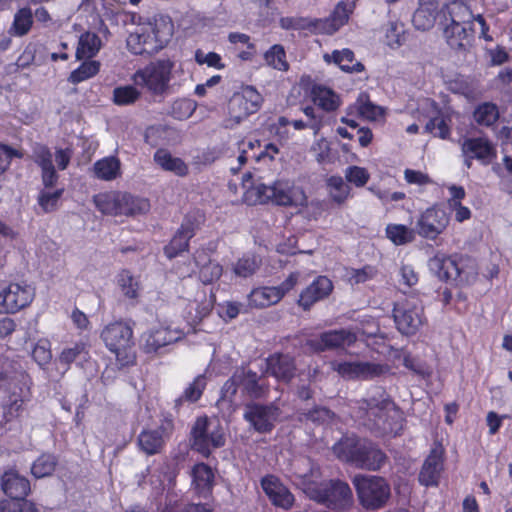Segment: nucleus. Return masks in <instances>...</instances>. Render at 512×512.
Listing matches in <instances>:
<instances>
[{
  "label": "nucleus",
  "instance_id": "30",
  "mask_svg": "<svg viewBox=\"0 0 512 512\" xmlns=\"http://www.w3.org/2000/svg\"><path fill=\"white\" fill-rule=\"evenodd\" d=\"M356 340L357 335L352 330H331L320 335L319 348L321 350L345 348L354 344Z\"/></svg>",
  "mask_w": 512,
  "mask_h": 512
},
{
  "label": "nucleus",
  "instance_id": "46",
  "mask_svg": "<svg viewBox=\"0 0 512 512\" xmlns=\"http://www.w3.org/2000/svg\"><path fill=\"white\" fill-rule=\"evenodd\" d=\"M99 69L100 63L98 61H85L70 73L68 81L72 84H78L95 76L99 72Z\"/></svg>",
  "mask_w": 512,
  "mask_h": 512
},
{
  "label": "nucleus",
  "instance_id": "7",
  "mask_svg": "<svg viewBox=\"0 0 512 512\" xmlns=\"http://www.w3.org/2000/svg\"><path fill=\"white\" fill-rule=\"evenodd\" d=\"M255 202L264 204L268 202L282 206H306L307 196L304 190L290 181L279 180L272 185L257 184L255 188Z\"/></svg>",
  "mask_w": 512,
  "mask_h": 512
},
{
  "label": "nucleus",
  "instance_id": "47",
  "mask_svg": "<svg viewBox=\"0 0 512 512\" xmlns=\"http://www.w3.org/2000/svg\"><path fill=\"white\" fill-rule=\"evenodd\" d=\"M266 63L279 71H287L289 64L286 60L284 47L280 44L273 45L264 55Z\"/></svg>",
  "mask_w": 512,
  "mask_h": 512
},
{
  "label": "nucleus",
  "instance_id": "43",
  "mask_svg": "<svg viewBox=\"0 0 512 512\" xmlns=\"http://www.w3.org/2000/svg\"><path fill=\"white\" fill-rule=\"evenodd\" d=\"M330 197L337 204H343L350 195V186L340 176H331L327 180Z\"/></svg>",
  "mask_w": 512,
  "mask_h": 512
},
{
  "label": "nucleus",
  "instance_id": "19",
  "mask_svg": "<svg viewBox=\"0 0 512 512\" xmlns=\"http://www.w3.org/2000/svg\"><path fill=\"white\" fill-rule=\"evenodd\" d=\"M332 290V281L325 276H319L301 292L298 305L304 310H309L316 302L329 296Z\"/></svg>",
  "mask_w": 512,
  "mask_h": 512
},
{
  "label": "nucleus",
  "instance_id": "50",
  "mask_svg": "<svg viewBox=\"0 0 512 512\" xmlns=\"http://www.w3.org/2000/svg\"><path fill=\"white\" fill-rule=\"evenodd\" d=\"M55 467L56 458L50 454H43L33 463L31 472L36 478H43L51 475Z\"/></svg>",
  "mask_w": 512,
  "mask_h": 512
},
{
  "label": "nucleus",
  "instance_id": "59",
  "mask_svg": "<svg viewBox=\"0 0 512 512\" xmlns=\"http://www.w3.org/2000/svg\"><path fill=\"white\" fill-rule=\"evenodd\" d=\"M425 131L441 139H446L450 135V128L443 117L430 119L425 126Z\"/></svg>",
  "mask_w": 512,
  "mask_h": 512
},
{
  "label": "nucleus",
  "instance_id": "5",
  "mask_svg": "<svg viewBox=\"0 0 512 512\" xmlns=\"http://www.w3.org/2000/svg\"><path fill=\"white\" fill-rule=\"evenodd\" d=\"M94 203L99 211L111 216H136L150 209L147 199L119 191L98 194L94 196Z\"/></svg>",
  "mask_w": 512,
  "mask_h": 512
},
{
  "label": "nucleus",
  "instance_id": "52",
  "mask_svg": "<svg viewBox=\"0 0 512 512\" xmlns=\"http://www.w3.org/2000/svg\"><path fill=\"white\" fill-rule=\"evenodd\" d=\"M377 275V269L373 266L366 265L362 268L346 269L345 277L351 285H357L365 283L368 280L373 279Z\"/></svg>",
  "mask_w": 512,
  "mask_h": 512
},
{
  "label": "nucleus",
  "instance_id": "45",
  "mask_svg": "<svg viewBox=\"0 0 512 512\" xmlns=\"http://www.w3.org/2000/svg\"><path fill=\"white\" fill-rule=\"evenodd\" d=\"M295 475L302 479L304 483L313 482L314 478H318L319 470L313 462L307 458L302 457L296 459L293 464Z\"/></svg>",
  "mask_w": 512,
  "mask_h": 512
},
{
  "label": "nucleus",
  "instance_id": "26",
  "mask_svg": "<svg viewBox=\"0 0 512 512\" xmlns=\"http://www.w3.org/2000/svg\"><path fill=\"white\" fill-rule=\"evenodd\" d=\"M190 475L192 488L198 496L207 498L211 495L215 478L211 467L205 463H198L193 466Z\"/></svg>",
  "mask_w": 512,
  "mask_h": 512
},
{
  "label": "nucleus",
  "instance_id": "36",
  "mask_svg": "<svg viewBox=\"0 0 512 512\" xmlns=\"http://www.w3.org/2000/svg\"><path fill=\"white\" fill-rule=\"evenodd\" d=\"M436 11L437 7L434 3H421L412 18L415 28L422 31L432 28L436 21Z\"/></svg>",
  "mask_w": 512,
  "mask_h": 512
},
{
  "label": "nucleus",
  "instance_id": "61",
  "mask_svg": "<svg viewBox=\"0 0 512 512\" xmlns=\"http://www.w3.org/2000/svg\"><path fill=\"white\" fill-rule=\"evenodd\" d=\"M345 178L357 187H362L368 182L370 175L365 168L351 166L346 169Z\"/></svg>",
  "mask_w": 512,
  "mask_h": 512
},
{
  "label": "nucleus",
  "instance_id": "22",
  "mask_svg": "<svg viewBox=\"0 0 512 512\" xmlns=\"http://www.w3.org/2000/svg\"><path fill=\"white\" fill-rule=\"evenodd\" d=\"M352 11V4L339 2L329 17L316 19L319 34L331 35L335 33L340 27L347 23Z\"/></svg>",
  "mask_w": 512,
  "mask_h": 512
},
{
  "label": "nucleus",
  "instance_id": "41",
  "mask_svg": "<svg viewBox=\"0 0 512 512\" xmlns=\"http://www.w3.org/2000/svg\"><path fill=\"white\" fill-rule=\"evenodd\" d=\"M33 24V14L30 8H22L14 15L13 23L9 29V34L22 37L26 35Z\"/></svg>",
  "mask_w": 512,
  "mask_h": 512
},
{
  "label": "nucleus",
  "instance_id": "13",
  "mask_svg": "<svg viewBox=\"0 0 512 512\" xmlns=\"http://www.w3.org/2000/svg\"><path fill=\"white\" fill-rule=\"evenodd\" d=\"M332 369L345 379H373L389 371L388 366L373 362H332Z\"/></svg>",
  "mask_w": 512,
  "mask_h": 512
},
{
  "label": "nucleus",
  "instance_id": "39",
  "mask_svg": "<svg viewBox=\"0 0 512 512\" xmlns=\"http://www.w3.org/2000/svg\"><path fill=\"white\" fill-rule=\"evenodd\" d=\"M101 48V40L95 33L86 32L80 36L76 50L78 60L92 58Z\"/></svg>",
  "mask_w": 512,
  "mask_h": 512
},
{
  "label": "nucleus",
  "instance_id": "55",
  "mask_svg": "<svg viewBox=\"0 0 512 512\" xmlns=\"http://www.w3.org/2000/svg\"><path fill=\"white\" fill-rule=\"evenodd\" d=\"M237 375H239V385H242L243 388L251 395L258 396L261 393V387L258 384L259 377L257 373L252 371H245L244 369L237 370Z\"/></svg>",
  "mask_w": 512,
  "mask_h": 512
},
{
  "label": "nucleus",
  "instance_id": "14",
  "mask_svg": "<svg viewBox=\"0 0 512 512\" xmlns=\"http://www.w3.org/2000/svg\"><path fill=\"white\" fill-rule=\"evenodd\" d=\"M449 224L447 213L439 208L426 209L418 218L416 231L419 236L434 240L442 234Z\"/></svg>",
  "mask_w": 512,
  "mask_h": 512
},
{
  "label": "nucleus",
  "instance_id": "57",
  "mask_svg": "<svg viewBox=\"0 0 512 512\" xmlns=\"http://www.w3.org/2000/svg\"><path fill=\"white\" fill-rule=\"evenodd\" d=\"M357 104L359 114L368 120H376L382 115L381 107L374 105L367 95H360Z\"/></svg>",
  "mask_w": 512,
  "mask_h": 512
},
{
  "label": "nucleus",
  "instance_id": "42",
  "mask_svg": "<svg viewBox=\"0 0 512 512\" xmlns=\"http://www.w3.org/2000/svg\"><path fill=\"white\" fill-rule=\"evenodd\" d=\"M280 27L285 30H307L314 34H319L317 20L300 16L282 17L279 20Z\"/></svg>",
  "mask_w": 512,
  "mask_h": 512
},
{
  "label": "nucleus",
  "instance_id": "33",
  "mask_svg": "<svg viewBox=\"0 0 512 512\" xmlns=\"http://www.w3.org/2000/svg\"><path fill=\"white\" fill-rule=\"evenodd\" d=\"M155 163L163 170L174 173L177 176H186L189 172L186 163L165 149H158L154 154Z\"/></svg>",
  "mask_w": 512,
  "mask_h": 512
},
{
  "label": "nucleus",
  "instance_id": "4",
  "mask_svg": "<svg viewBox=\"0 0 512 512\" xmlns=\"http://www.w3.org/2000/svg\"><path fill=\"white\" fill-rule=\"evenodd\" d=\"M101 338L106 347L115 355L120 368L135 363L133 330L128 324L122 321L110 323L102 330Z\"/></svg>",
  "mask_w": 512,
  "mask_h": 512
},
{
  "label": "nucleus",
  "instance_id": "51",
  "mask_svg": "<svg viewBox=\"0 0 512 512\" xmlns=\"http://www.w3.org/2000/svg\"><path fill=\"white\" fill-rule=\"evenodd\" d=\"M228 110L230 117L236 123L254 113L238 93H235L229 100Z\"/></svg>",
  "mask_w": 512,
  "mask_h": 512
},
{
  "label": "nucleus",
  "instance_id": "64",
  "mask_svg": "<svg viewBox=\"0 0 512 512\" xmlns=\"http://www.w3.org/2000/svg\"><path fill=\"white\" fill-rule=\"evenodd\" d=\"M243 100L246 102L250 110L256 112L262 103V97L260 93L252 86H246L238 93Z\"/></svg>",
  "mask_w": 512,
  "mask_h": 512
},
{
  "label": "nucleus",
  "instance_id": "63",
  "mask_svg": "<svg viewBox=\"0 0 512 512\" xmlns=\"http://www.w3.org/2000/svg\"><path fill=\"white\" fill-rule=\"evenodd\" d=\"M14 157L22 158L23 153L9 145L0 143V175L9 168L11 160Z\"/></svg>",
  "mask_w": 512,
  "mask_h": 512
},
{
  "label": "nucleus",
  "instance_id": "24",
  "mask_svg": "<svg viewBox=\"0 0 512 512\" xmlns=\"http://www.w3.org/2000/svg\"><path fill=\"white\" fill-rule=\"evenodd\" d=\"M1 488L11 499L23 500L30 492V483L16 470H8L1 477Z\"/></svg>",
  "mask_w": 512,
  "mask_h": 512
},
{
  "label": "nucleus",
  "instance_id": "23",
  "mask_svg": "<svg viewBox=\"0 0 512 512\" xmlns=\"http://www.w3.org/2000/svg\"><path fill=\"white\" fill-rule=\"evenodd\" d=\"M52 158V153L48 147L40 144H37L34 147L33 159L41 168V178L45 188L55 186L59 178L55 171Z\"/></svg>",
  "mask_w": 512,
  "mask_h": 512
},
{
  "label": "nucleus",
  "instance_id": "34",
  "mask_svg": "<svg viewBox=\"0 0 512 512\" xmlns=\"http://www.w3.org/2000/svg\"><path fill=\"white\" fill-rule=\"evenodd\" d=\"M280 301V292L276 287H259L248 295L249 305L253 308H266Z\"/></svg>",
  "mask_w": 512,
  "mask_h": 512
},
{
  "label": "nucleus",
  "instance_id": "11",
  "mask_svg": "<svg viewBox=\"0 0 512 512\" xmlns=\"http://www.w3.org/2000/svg\"><path fill=\"white\" fill-rule=\"evenodd\" d=\"M244 419L259 433L272 431L280 417V409L273 405L248 404L244 409Z\"/></svg>",
  "mask_w": 512,
  "mask_h": 512
},
{
  "label": "nucleus",
  "instance_id": "9",
  "mask_svg": "<svg viewBox=\"0 0 512 512\" xmlns=\"http://www.w3.org/2000/svg\"><path fill=\"white\" fill-rule=\"evenodd\" d=\"M191 436L193 449L205 457H208L213 449L224 446L226 441L220 423L207 417L196 419Z\"/></svg>",
  "mask_w": 512,
  "mask_h": 512
},
{
  "label": "nucleus",
  "instance_id": "17",
  "mask_svg": "<svg viewBox=\"0 0 512 512\" xmlns=\"http://www.w3.org/2000/svg\"><path fill=\"white\" fill-rule=\"evenodd\" d=\"M180 333L168 327H156L141 336V348L147 354L158 353L160 349L180 339Z\"/></svg>",
  "mask_w": 512,
  "mask_h": 512
},
{
  "label": "nucleus",
  "instance_id": "12",
  "mask_svg": "<svg viewBox=\"0 0 512 512\" xmlns=\"http://www.w3.org/2000/svg\"><path fill=\"white\" fill-rule=\"evenodd\" d=\"M34 289L28 285L11 283L0 292V314L16 313L34 299Z\"/></svg>",
  "mask_w": 512,
  "mask_h": 512
},
{
  "label": "nucleus",
  "instance_id": "15",
  "mask_svg": "<svg viewBox=\"0 0 512 512\" xmlns=\"http://www.w3.org/2000/svg\"><path fill=\"white\" fill-rule=\"evenodd\" d=\"M319 501L337 510H346L353 505V493L349 485L341 480H331L319 495Z\"/></svg>",
  "mask_w": 512,
  "mask_h": 512
},
{
  "label": "nucleus",
  "instance_id": "40",
  "mask_svg": "<svg viewBox=\"0 0 512 512\" xmlns=\"http://www.w3.org/2000/svg\"><path fill=\"white\" fill-rule=\"evenodd\" d=\"M336 63L343 71L347 72H361L364 70L362 63L354 60V53L349 49H343L341 51H334L331 56L325 55V59Z\"/></svg>",
  "mask_w": 512,
  "mask_h": 512
},
{
  "label": "nucleus",
  "instance_id": "25",
  "mask_svg": "<svg viewBox=\"0 0 512 512\" xmlns=\"http://www.w3.org/2000/svg\"><path fill=\"white\" fill-rule=\"evenodd\" d=\"M462 154H471V157L481 161L482 164H489L496 157V150L492 143L483 137L466 139L462 143Z\"/></svg>",
  "mask_w": 512,
  "mask_h": 512
},
{
  "label": "nucleus",
  "instance_id": "32",
  "mask_svg": "<svg viewBox=\"0 0 512 512\" xmlns=\"http://www.w3.org/2000/svg\"><path fill=\"white\" fill-rule=\"evenodd\" d=\"M441 14L447 24H467L474 17L469 7L460 0H451L443 6Z\"/></svg>",
  "mask_w": 512,
  "mask_h": 512
},
{
  "label": "nucleus",
  "instance_id": "20",
  "mask_svg": "<svg viewBox=\"0 0 512 512\" xmlns=\"http://www.w3.org/2000/svg\"><path fill=\"white\" fill-rule=\"evenodd\" d=\"M170 432V423L161 425L155 429L144 430L138 436V445L147 455L160 453Z\"/></svg>",
  "mask_w": 512,
  "mask_h": 512
},
{
  "label": "nucleus",
  "instance_id": "35",
  "mask_svg": "<svg viewBox=\"0 0 512 512\" xmlns=\"http://www.w3.org/2000/svg\"><path fill=\"white\" fill-rule=\"evenodd\" d=\"M116 282L125 298L130 300L138 299L141 291V283L139 278L135 277L131 271L122 269L116 276Z\"/></svg>",
  "mask_w": 512,
  "mask_h": 512
},
{
  "label": "nucleus",
  "instance_id": "44",
  "mask_svg": "<svg viewBox=\"0 0 512 512\" xmlns=\"http://www.w3.org/2000/svg\"><path fill=\"white\" fill-rule=\"evenodd\" d=\"M386 235L395 245L410 243L415 238L413 229L401 224H389L386 227Z\"/></svg>",
  "mask_w": 512,
  "mask_h": 512
},
{
  "label": "nucleus",
  "instance_id": "28",
  "mask_svg": "<svg viewBox=\"0 0 512 512\" xmlns=\"http://www.w3.org/2000/svg\"><path fill=\"white\" fill-rule=\"evenodd\" d=\"M466 24H447L444 34L448 45L456 51H466L472 45L473 35L471 28Z\"/></svg>",
  "mask_w": 512,
  "mask_h": 512
},
{
  "label": "nucleus",
  "instance_id": "18",
  "mask_svg": "<svg viewBox=\"0 0 512 512\" xmlns=\"http://www.w3.org/2000/svg\"><path fill=\"white\" fill-rule=\"evenodd\" d=\"M443 456L444 447L441 443L435 442L419 473V482L422 485L434 486L438 484L443 470Z\"/></svg>",
  "mask_w": 512,
  "mask_h": 512
},
{
  "label": "nucleus",
  "instance_id": "27",
  "mask_svg": "<svg viewBox=\"0 0 512 512\" xmlns=\"http://www.w3.org/2000/svg\"><path fill=\"white\" fill-rule=\"evenodd\" d=\"M194 222L186 218L164 251L168 258H174L188 249L189 240L195 235Z\"/></svg>",
  "mask_w": 512,
  "mask_h": 512
},
{
  "label": "nucleus",
  "instance_id": "2",
  "mask_svg": "<svg viewBox=\"0 0 512 512\" xmlns=\"http://www.w3.org/2000/svg\"><path fill=\"white\" fill-rule=\"evenodd\" d=\"M171 36V24L165 19H154L131 32L127 47L135 55H152L161 50Z\"/></svg>",
  "mask_w": 512,
  "mask_h": 512
},
{
  "label": "nucleus",
  "instance_id": "62",
  "mask_svg": "<svg viewBox=\"0 0 512 512\" xmlns=\"http://www.w3.org/2000/svg\"><path fill=\"white\" fill-rule=\"evenodd\" d=\"M32 357L40 366L48 364L52 359L49 341L39 340L32 351Z\"/></svg>",
  "mask_w": 512,
  "mask_h": 512
},
{
  "label": "nucleus",
  "instance_id": "56",
  "mask_svg": "<svg viewBox=\"0 0 512 512\" xmlns=\"http://www.w3.org/2000/svg\"><path fill=\"white\" fill-rule=\"evenodd\" d=\"M63 189H57L54 192L42 190L38 196V204L45 213L57 209L58 202L63 194Z\"/></svg>",
  "mask_w": 512,
  "mask_h": 512
},
{
  "label": "nucleus",
  "instance_id": "6",
  "mask_svg": "<svg viewBox=\"0 0 512 512\" xmlns=\"http://www.w3.org/2000/svg\"><path fill=\"white\" fill-rule=\"evenodd\" d=\"M352 483L360 505L366 510L383 508L391 496L390 485L383 477L358 474L353 477Z\"/></svg>",
  "mask_w": 512,
  "mask_h": 512
},
{
  "label": "nucleus",
  "instance_id": "16",
  "mask_svg": "<svg viewBox=\"0 0 512 512\" xmlns=\"http://www.w3.org/2000/svg\"><path fill=\"white\" fill-rule=\"evenodd\" d=\"M463 257L446 256L445 254L438 253L429 260L430 270L437 275V277L444 281H457L461 278L463 270Z\"/></svg>",
  "mask_w": 512,
  "mask_h": 512
},
{
  "label": "nucleus",
  "instance_id": "53",
  "mask_svg": "<svg viewBox=\"0 0 512 512\" xmlns=\"http://www.w3.org/2000/svg\"><path fill=\"white\" fill-rule=\"evenodd\" d=\"M206 377L205 375H198L193 382H191L188 387L184 390L182 396L178 399L181 401L188 402H196L202 396V393L206 387Z\"/></svg>",
  "mask_w": 512,
  "mask_h": 512
},
{
  "label": "nucleus",
  "instance_id": "29",
  "mask_svg": "<svg viewBox=\"0 0 512 512\" xmlns=\"http://www.w3.org/2000/svg\"><path fill=\"white\" fill-rule=\"evenodd\" d=\"M194 261L199 267V279L203 284H211L221 277L223 267L219 263L211 261L204 249L195 252Z\"/></svg>",
  "mask_w": 512,
  "mask_h": 512
},
{
  "label": "nucleus",
  "instance_id": "54",
  "mask_svg": "<svg viewBox=\"0 0 512 512\" xmlns=\"http://www.w3.org/2000/svg\"><path fill=\"white\" fill-rule=\"evenodd\" d=\"M498 110L492 103H484L475 110V121L480 125L490 126L498 119Z\"/></svg>",
  "mask_w": 512,
  "mask_h": 512
},
{
  "label": "nucleus",
  "instance_id": "3",
  "mask_svg": "<svg viewBox=\"0 0 512 512\" xmlns=\"http://www.w3.org/2000/svg\"><path fill=\"white\" fill-rule=\"evenodd\" d=\"M360 409L365 410L369 426L382 435L397 436L403 429V414L389 399L364 400Z\"/></svg>",
  "mask_w": 512,
  "mask_h": 512
},
{
  "label": "nucleus",
  "instance_id": "21",
  "mask_svg": "<svg viewBox=\"0 0 512 512\" xmlns=\"http://www.w3.org/2000/svg\"><path fill=\"white\" fill-rule=\"evenodd\" d=\"M294 359L288 354L275 353L266 359V373L277 380L289 382L295 375Z\"/></svg>",
  "mask_w": 512,
  "mask_h": 512
},
{
  "label": "nucleus",
  "instance_id": "48",
  "mask_svg": "<svg viewBox=\"0 0 512 512\" xmlns=\"http://www.w3.org/2000/svg\"><path fill=\"white\" fill-rule=\"evenodd\" d=\"M140 96V91L132 85L120 86L113 90V101L120 106L131 105L135 103Z\"/></svg>",
  "mask_w": 512,
  "mask_h": 512
},
{
  "label": "nucleus",
  "instance_id": "1",
  "mask_svg": "<svg viewBox=\"0 0 512 512\" xmlns=\"http://www.w3.org/2000/svg\"><path fill=\"white\" fill-rule=\"evenodd\" d=\"M334 454L357 468L379 470L387 461L386 454L371 442L345 437L333 446Z\"/></svg>",
  "mask_w": 512,
  "mask_h": 512
},
{
  "label": "nucleus",
  "instance_id": "37",
  "mask_svg": "<svg viewBox=\"0 0 512 512\" xmlns=\"http://www.w3.org/2000/svg\"><path fill=\"white\" fill-rule=\"evenodd\" d=\"M120 161L116 157H106L94 163L93 170L98 179L111 181L120 175Z\"/></svg>",
  "mask_w": 512,
  "mask_h": 512
},
{
  "label": "nucleus",
  "instance_id": "8",
  "mask_svg": "<svg viewBox=\"0 0 512 512\" xmlns=\"http://www.w3.org/2000/svg\"><path fill=\"white\" fill-rule=\"evenodd\" d=\"M173 67L174 63L169 59L157 60L136 71L133 81L154 95H162L169 88Z\"/></svg>",
  "mask_w": 512,
  "mask_h": 512
},
{
  "label": "nucleus",
  "instance_id": "49",
  "mask_svg": "<svg viewBox=\"0 0 512 512\" xmlns=\"http://www.w3.org/2000/svg\"><path fill=\"white\" fill-rule=\"evenodd\" d=\"M259 267L260 260L256 256H244L234 264L233 271L236 276L247 278L255 274Z\"/></svg>",
  "mask_w": 512,
  "mask_h": 512
},
{
  "label": "nucleus",
  "instance_id": "10",
  "mask_svg": "<svg viewBox=\"0 0 512 512\" xmlns=\"http://www.w3.org/2000/svg\"><path fill=\"white\" fill-rule=\"evenodd\" d=\"M393 317L398 330L413 335L423 324V308L415 298H406L395 304Z\"/></svg>",
  "mask_w": 512,
  "mask_h": 512
},
{
  "label": "nucleus",
  "instance_id": "58",
  "mask_svg": "<svg viewBox=\"0 0 512 512\" xmlns=\"http://www.w3.org/2000/svg\"><path fill=\"white\" fill-rule=\"evenodd\" d=\"M196 109V104L189 99H178L174 101L171 107V114L176 119H186L190 117Z\"/></svg>",
  "mask_w": 512,
  "mask_h": 512
},
{
  "label": "nucleus",
  "instance_id": "38",
  "mask_svg": "<svg viewBox=\"0 0 512 512\" xmlns=\"http://www.w3.org/2000/svg\"><path fill=\"white\" fill-rule=\"evenodd\" d=\"M314 103L324 111L330 112L336 110L340 105L338 95L331 89L317 86L312 90Z\"/></svg>",
  "mask_w": 512,
  "mask_h": 512
},
{
  "label": "nucleus",
  "instance_id": "60",
  "mask_svg": "<svg viewBox=\"0 0 512 512\" xmlns=\"http://www.w3.org/2000/svg\"><path fill=\"white\" fill-rule=\"evenodd\" d=\"M86 345L84 343H76L73 347L65 348L58 360L61 364L69 366L72 362H74L77 358L82 355H86Z\"/></svg>",
  "mask_w": 512,
  "mask_h": 512
},
{
  "label": "nucleus",
  "instance_id": "31",
  "mask_svg": "<svg viewBox=\"0 0 512 512\" xmlns=\"http://www.w3.org/2000/svg\"><path fill=\"white\" fill-rule=\"evenodd\" d=\"M213 306L214 296H208L205 290H199L186 307L188 318L193 322L200 321L211 312Z\"/></svg>",
  "mask_w": 512,
  "mask_h": 512
}]
</instances>
